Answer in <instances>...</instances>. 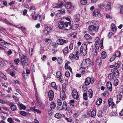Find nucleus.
Returning <instances> with one entry per match:
<instances>
[{"mask_svg":"<svg viewBox=\"0 0 123 123\" xmlns=\"http://www.w3.org/2000/svg\"><path fill=\"white\" fill-rule=\"evenodd\" d=\"M19 57L21 59V62L23 67L26 68L28 65V59L27 56L24 55H19Z\"/></svg>","mask_w":123,"mask_h":123,"instance_id":"obj_1","label":"nucleus"},{"mask_svg":"<svg viewBox=\"0 0 123 123\" xmlns=\"http://www.w3.org/2000/svg\"><path fill=\"white\" fill-rule=\"evenodd\" d=\"M80 50L81 55L83 56H85L87 52V47L86 44H82L80 48Z\"/></svg>","mask_w":123,"mask_h":123,"instance_id":"obj_2","label":"nucleus"},{"mask_svg":"<svg viewBox=\"0 0 123 123\" xmlns=\"http://www.w3.org/2000/svg\"><path fill=\"white\" fill-rule=\"evenodd\" d=\"M91 64V61L90 59L89 58H87L83 61L81 64L82 66H84L86 67L87 65L90 66V64Z\"/></svg>","mask_w":123,"mask_h":123,"instance_id":"obj_3","label":"nucleus"},{"mask_svg":"<svg viewBox=\"0 0 123 123\" xmlns=\"http://www.w3.org/2000/svg\"><path fill=\"white\" fill-rule=\"evenodd\" d=\"M68 21H69L68 22H65L64 23L65 25V28L66 30H69L71 28V25H70V19L68 18H65Z\"/></svg>","mask_w":123,"mask_h":123,"instance_id":"obj_4","label":"nucleus"},{"mask_svg":"<svg viewBox=\"0 0 123 123\" xmlns=\"http://www.w3.org/2000/svg\"><path fill=\"white\" fill-rule=\"evenodd\" d=\"M94 82V80H91V78L89 77H87L85 79V84L86 85H88L90 83L92 84Z\"/></svg>","mask_w":123,"mask_h":123,"instance_id":"obj_5","label":"nucleus"},{"mask_svg":"<svg viewBox=\"0 0 123 123\" xmlns=\"http://www.w3.org/2000/svg\"><path fill=\"white\" fill-rule=\"evenodd\" d=\"M111 72L116 78H117L119 76V73L118 70L115 69H112Z\"/></svg>","mask_w":123,"mask_h":123,"instance_id":"obj_6","label":"nucleus"},{"mask_svg":"<svg viewBox=\"0 0 123 123\" xmlns=\"http://www.w3.org/2000/svg\"><path fill=\"white\" fill-rule=\"evenodd\" d=\"M49 99V100H52L54 98V94L53 91L50 90L49 91L48 94Z\"/></svg>","mask_w":123,"mask_h":123,"instance_id":"obj_7","label":"nucleus"},{"mask_svg":"<svg viewBox=\"0 0 123 123\" xmlns=\"http://www.w3.org/2000/svg\"><path fill=\"white\" fill-rule=\"evenodd\" d=\"M98 30L97 28L96 29V27L94 26L91 25L88 28V31L90 32L94 31H96Z\"/></svg>","mask_w":123,"mask_h":123,"instance_id":"obj_8","label":"nucleus"},{"mask_svg":"<svg viewBox=\"0 0 123 123\" xmlns=\"http://www.w3.org/2000/svg\"><path fill=\"white\" fill-rule=\"evenodd\" d=\"M67 42L66 40L62 39H59L57 41V44L60 45L63 44L65 43H66Z\"/></svg>","mask_w":123,"mask_h":123,"instance_id":"obj_9","label":"nucleus"},{"mask_svg":"<svg viewBox=\"0 0 123 123\" xmlns=\"http://www.w3.org/2000/svg\"><path fill=\"white\" fill-rule=\"evenodd\" d=\"M107 88L108 90L110 91H112V84L110 82H108L107 83Z\"/></svg>","mask_w":123,"mask_h":123,"instance_id":"obj_10","label":"nucleus"},{"mask_svg":"<svg viewBox=\"0 0 123 123\" xmlns=\"http://www.w3.org/2000/svg\"><path fill=\"white\" fill-rule=\"evenodd\" d=\"M9 105L12 111H14L17 109L16 106L13 103L9 104Z\"/></svg>","mask_w":123,"mask_h":123,"instance_id":"obj_11","label":"nucleus"},{"mask_svg":"<svg viewBox=\"0 0 123 123\" xmlns=\"http://www.w3.org/2000/svg\"><path fill=\"white\" fill-rule=\"evenodd\" d=\"M120 62L118 61L117 63H115L113 65H112V67L114 69L118 68L120 67Z\"/></svg>","mask_w":123,"mask_h":123,"instance_id":"obj_12","label":"nucleus"},{"mask_svg":"<svg viewBox=\"0 0 123 123\" xmlns=\"http://www.w3.org/2000/svg\"><path fill=\"white\" fill-rule=\"evenodd\" d=\"M58 26L59 28L60 29H62L65 26L64 23V22L62 21H60L58 23Z\"/></svg>","mask_w":123,"mask_h":123,"instance_id":"obj_13","label":"nucleus"},{"mask_svg":"<svg viewBox=\"0 0 123 123\" xmlns=\"http://www.w3.org/2000/svg\"><path fill=\"white\" fill-rule=\"evenodd\" d=\"M65 92L62 91L60 93V97L62 100H64L65 98L66 95Z\"/></svg>","mask_w":123,"mask_h":123,"instance_id":"obj_14","label":"nucleus"},{"mask_svg":"<svg viewBox=\"0 0 123 123\" xmlns=\"http://www.w3.org/2000/svg\"><path fill=\"white\" fill-rule=\"evenodd\" d=\"M72 94L74 99H77V91L76 90H74L73 91Z\"/></svg>","mask_w":123,"mask_h":123,"instance_id":"obj_15","label":"nucleus"},{"mask_svg":"<svg viewBox=\"0 0 123 123\" xmlns=\"http://www.w3.org/2000/svg\"><path fill=\"white\" fill-rule=\"evenodd\" d=\"M86 67L84 66H81L79 69V71L81 74H84L85 73V69Z\"/></svg>","mask_w":123,"mask_h":123,"instance_id":"obj_16","label":"nucleus"},{"mask_svg":"<svg viewBox=\"0 0 123 123\" xmlns=\"http://www.w3.org/2000/svg\"><path fill=\"white\" fill-rule=\"evenodd\" d=\"M68 109V106L66 102L64 101L63 102L62 104V110H64L66 111Z\"/></svg>","mask_w":123,"mask_h":123,"instance_id":"obj_17","label":"nucleus"},{"mask_svg":"<svg viewBox=\"0 0 123 123\" xmlns=\"http://www.w3.org/2000/svg\"><path fill=\"white\" fill-rule=\"evenodd\" d=\"M76 57H77V52H76V53L75 55L74 54H70L69 55V58L71 60H73V59H75L76 60Z\"/></svg>","mask_w":123,"mask_h":123,"instance_id":"obj_18","label":"nucleus"},{"mask_svg":"<svg viewBox=\"0 0 123 123\" xmlns=\"http://www.w3.org/2000/svg\"><path fill=\"white\" fill-rule=\"evenodd\" d=\"M72 4L70 2H67L65 5V7L68 9L71 8L72 6Z\"/></svg>","mask_w":123,"mask_h":123,"instance_id":"obj_19","label":"nucleus"},{"mask_svg":"<svg viewBox=\"0 0 123 123\" xmlns=\"http://www.w3.org/2000/svg\"><path fill=\"white\" fill-rule=\"evenodd\" d=\"M88 97L90 98H92L93 94V92L91 89L89 90L88 92Z\"/></svg>","mask_w":123,"mask_h":123,"instance_id":"obj_20","label":"nucleus"},{"mask_svg":"<svg viewBox=\"0 0 123 123\" xmlns=\"http://www.w3.org/2000/svg\"><path fill=\"white\" fill-rule=\"evenodd\" d=\"M35 92L36 100L38 103L39 104L40 103H41V102H40L39 100V98L38 96V95L37 94V90L35 88Z\"/></svg>","mask_w":123,"mask_h":123,"instance_id":"obj_21","label":"nucleus"},{"mask_svg":"<svg viewBox=\"0 0 123 123\" xmlns=\"http://www.w3.org/2000/svg\"><path fill=\"white\" fill-rule=\"evenodd\" d=\"M100 13L99 10H95L93 12V16H96L98 15H100Z\"/></svg>","mask_w":123,"mask_h":123,"instance_id":"obj_22","label":"nucleus"},{"mask_svg":"<svg viewBox=\"0 0 123 123\" xmlns=\"http://www.w3.org/2000/svg\"><path fill=\"white\" fill-rule=\"evenodd\" d=\"M18 106L20 109H22L25 110L26 108V106L22 104H19L18 105Z\"/></svg>","mask_w":123,"mask_h":123,"instance_id":"obj_23","label":"nucleus"},{"mask_svg":"<svg viewBox=\"0 0 123 123\" xmlns=\"http://www.w3.org/2000/svg\"><path fill=\"white\" fill-rule=\"evenodd\" d=\"M97 63L98 65H101V63L102 62V60L101 58L100 57H98L97 59Z\"/></svg>","mask_w":123,"mask_h":123,"instance_id":"obj_24","label":"nucleus"},{"mask_svg":"<svg viewBox=\"0 0 123 123\" xmlns=\"http://www.w3.org/2000/svg\"><path fill=\"white\" fill-rule=\"evenodd\" d=\"M65 69H69L71 73L72 72V68L68 66L67 63H66L65 64Z\"/></svg>","mask_w":123,"mask_h":123,"instance_id":"obj_25","label":"nucleus"},{"mask_svg":"<svg viewBox=\"0 0 123 123\" xmlns=\"http://www.w3.org/2000/svg\"><path fill=\"white\" fill-rule=\"evenodd\" d=\"M62 117V115L60 114L59 113H56L55 115V117L58 119H59L61 118Z\"/></svg>","mask_w":123,"mask_h":123,"instance_id":"obj_26","label":"nucleus"},{"mask_svg":"<svg viewBox=\"0 0 123 123\" xmlns=\"http://www.w3.org/2000/svg\"><path fill=\"white\" fill-rule=\"evenodd\" d=\"M101 56L103 59H104L107 56L105 52V51L102 52L101 53Z\"/></svg>","mask_w":123,"mask_h":123,"instance_id":"obj_27","label":"nucleus"},{"mask_svg":"<svg viewBox=\"0 0 123 123\" xmlns=\"http://www.w3.org/2000/svg\"><path fill=\"white\" fill-rule=\"evenodd\" d=\"M51 86L52 87L55 89L56 90H57V87L55 82H52L51 84Z\"/></svg>","mask_w":123,"mask_h":123,"instance_id":"obj_28","label":"nucleus"},{"mask_svg":"<svg viewBox=\"0 0 123 123\" xmlns=\"http://www.w3.org/2000/svg\"><path fill=\"white\" fill-rule=\"evenodd\" d=\"M96 112L95 110H93L91 113V117H94L96 116Z\"/></svg>","mask_w":123,"mask_h":123,"instance_id":"obj_29","label":"nucleus"},{"mask_svg":"<svg viewBox=\"0 0 123 123\" xmlns=\"http://www.w3.org/2000/svg\"><path fill=\"white\" fill-rule=\"evenodd\" d=\"M84 37L87 40H91L92 39L90 36L88 34H86L84 36Z\"/></svg>","mask_w":123,"mask_h":123,"instance_id":"obj_30","label":"nucleus"},{"mask_svg":"<svg viewBox=\"0 0 123 123\" xmlns=\"http://www.w3.org/2000/svg\"><path fill=\"white\" fill-rule=\"evenodd\" d=\"M56 106L55 103L54 102L51 103L50 105V108L52 109H54Z\"/></svg>","mask_w":123,"mask_h":123,"instance_id":"obj_31","label":"nucleus"},{"mask_svg":"<svg viewBox=\"0 0 123 123\" xmlns=\"http://www.w3.org/2000/svg\"><path fill=\"white\" fill-rule=\"evenodd\" d=\"M112 73H110L109 74L108 78L110 80H113L114 79V76Z\"/></svg>","mask_w":123,"mask_h":123,"instance_id":"obj_32","label":"nucleus"},{"mask_svg":"<svg viewBox=\"0 0 123 123\" xmlns=\"http://www.w3.org/2000/svg\"><path fill=\"white\" fill-rule=\"evenodd\" d=\"M56 75L57 78L60 79L62 76L61 73L59 71H58L56 73Z\"/></svg>","mask_w":123,"mask_h":123,"instance_id":"obj_33","label":"nucleus"},{"mask_svg":"<svg viewBox=\"0 0 123 123\" xmlns=\"http://www.w3.org/2000/svg\"><path fill=\"white\" fill-rule=\"evenodd\" d=\"M63 5L62 3V2H60L59 4H57L56 6H55L54 7V8H58L60 7L61 6Z\"/></svg>","mask_w":123,"mask_h":123,"instance_id":"obj_34","label":"nucleus"},{"mask_svg":"<svg viewBox=\"0 0 123 123\" xmlns=\"http://www.w3.org/2000/svg\"><path fill=\"white\" fill-rule=\"evenodd\" d=\"M102 101V99L101 98H99V99L98 100L96 103V105H100Z\"/></svg>","mask_w":123,"mask_h":123,"instance_id":"obj_35","label":"nucleus"},{"mask_svg":"<svg viewBox=\"0 0 123 123\" xmlns=\"http://www.w3.org/2000/svg\"><path fill=\"white\" fill-rule=\"evenodd\" d=\"M111 2H108L106 6V9L108 10H110L111 8Z\"/></svg>","mask_w":123,"mask_h":123,"instance_id":"obj_36","label":"nucleus"},{"mask_svg":"<svg viewBox=\"0 0 123 123\" xmlns=\"http://www.w3.org/2000/svg\"><path fill=\"white\" fill-rule=\"evenodd\" d=\"M113 102V99L111 98H109L108 100V102L109 105V107H110L111 105V104Z\"/></svg>","mask_w":123,"mask_h":123,"instance_id":"obj_37","label":"nucleus"},{"mask_svg":"<svg viewBox=\"0 0 123 123\" xmlns=\"http://www.w3.org/2000/svg\"><path fill=\"white\" fill-rule=\"evenodd\" d=\"M31 109L32 110H33L34 111L36 112L39 113L41 114V111L39 110H37L33 107H32L31 108Z\"/></svg>","mask_w":123,"mask_h":123,"instance_id":"obj_38","label":"nucleus"},{"mask_svg":"<svg viewBox=\"0 0 123 123\" xmlns=\"http://www.w3.org/2000/svg\"><path fill=\"white\" fill-rule=\"evenodd\" d=\"M121 53L119 51H118L116 52L115 55L116 57H119L121 56Z\"/></svg>","mask_w":123,"mask_h":123,"instance_id":"obj_39","label":"nucleus"},{"mask_svg":"<svg viewBox=\"0 0 123 123\" xmlns=\"http://www.w3.org/2000/svg\"><path fill=\"white\" fill-rule=\"evenodd\" d=\"M118 80L117 79H115L114 81V86H116L118 84Z\"/></svg>","mask_w":123,"mask_h":123,"instance_id":"obj_40","label":"nucleus"},{"mask_svg":"<svg viewBox=\"0 0 123 123\" xmlns=\"http://www.w3.org/2000/svg\"><path fill=\"white\" fill-rule=\"evenodd\" d=\"M80 2L81 4L83 5H86L87 3L86 0H81Z\"/></svg>","mask_w":123,"mask_h":123,"instance_id":"obj_41","label":"nucleus"},{"mask_svg":"<svg viewBox=\"0 0 123 123\" xmlns=\"http://www.w3.org/2000/svg\"><path fill=\"white\" fill-rule=\"evenodd\" d=\"M0 76L5 80H6V77L3 73H0Z\"/></svg>","mask_w":123,"mask_h":123,"instance_id":"obj_42","label":"nucleus"},{"mask_svg":"<svg viewBox=\"0 0 123 123\" xmlns=\"http://www.w3.org/2000/svg\"><path fill=\"white\" fill-rule=\"evenodd\" d=\"M95 46L97 50H98L99 48V44L98 42H96L95 44Z\"/></svg>","mask_w":123,"mask_h":123,"instance_id":"obj_43","label":"nucleus"},{"mask_svg":"<svg viewBox=\"0 0 123 123\" xmlns=\"http://www.w3.org/2000/svg\"><path fill=\"white\" fill-rule=\"evenodd\" d=\"M68 48L66 47L64 49L63 53L64 54L66 55L68 53Z\"/></svg>","mask_w":123,"mask_h":123,"instance_id":"obj_44","label":"nucleus"},{"mask_svg":"<svg viewBox=\"0 0 123 123\" xmlns=\"http://www.w3.org/2000/svg\"><path fill=\"white\" fill-rule=\"evenodd\" d=\"M112 30L113 31H115L116 30V27H115V25L113 24H112Z\"/></svg>","mask_w":123,"mask_h":123,"instance_id":"obj_45","label":"nucleus"},{"mask_svg":"<svg viewBox=\"0 0 123 123\" xmlns=\"http://www.w3.org/2000/svg\"><path fill=\"white\" fill-rule=\"evenodd\" d=\"M84 98L85 100H86L87 99V93L86 92L84 93L83 95Z\"/></svg>","mask_w":123,"mask_h":123,"instance_id":"obj_46","label":"nucleus"},{"mask_svg":"<svg viewBox=\"0 0 123 123\" xmlns=\"http://www.w3.org/2000/svg\"><path fill=\"white\" fill-rule=\"evenodd\" d=\"M71 29L73 30H76L77 29V27L76 26V25H73L72 26H71V28L70 29Z\"/></svg>","mask_w":123,"mask_h":123,"instance_id":"obj_47","label":"nucleus"},{"mask_svg":"<svg viewBox=\"0 0 123 123\" xmlns=\"http://www.w3.org/2000/svg\"><path fill=\"white\" fill-rule=\"evenodd\" d=\"M102 110H100L98 112V117H102Z\"/></svg>","mask_w":123,"mask_h":123,"instance_id":"obj_48","label":"nucleus"},{"mask_svg":"<svg viewBox=\"0 0 123 123\" xmlns=\"http://www.w3.org/2000/svg\"><path fill=\"white\" fill-rule=\"evenodd\" d=\"M116 57L115 55H113L111 58L110 59V61L111 62H112L114 60Z\"/></svg>","mask_w":123,"mask_h":123,"instance_id":"obj_49","label":"nucleus"},{"mask_svg":"<svg viewBox=\"0 0 123 123\" xmlns=\"http://www.w3.org/2000/svg\"><path fill=\"white\" fill-rule=\"evenodd\" d=\"M63 116L65 118V119L68 122H70L72 121V120L70 118H67L66 117L64 114H63Z\"/></svg>","mask_w":123,"mask_h":123,"instance_id":"obj_50","label":"nucleus"},{"mask_svg":"<svg viewBox=\"0 0 123 123\" xmlns=\"http://www.w3.org/2000/svg\"><path fill=\"white\" fill-rule=\"evenodd\" d=\"M74 100H71L70 101L68 104H69L70 106H72L73 104H74Z\"/></svg>","mask_w":123,"mask_h":123,"instance_id":"obj_51","label":"nucleus"},{"mask_svg":"<svg viewBox=\"0 0 123 123\" xmlns=\"http://www.w3.org/2000/svg\"><path fill=\"white\" fill-rule=\"evenodd\" d=\"M32 18H33L34 20H36L37 19L38 16L37 14L36 15H33L32 16Z\"/></svg>","mask_w":123,"mask_h":123,"instance_id":"obj_52","label":"nucleus"},{"mask_svg":"<svg viewBox=\"0 0 123 123\" xmlns=\"http://www.w3.org/2000/svg\"><path fill=\"white\" fill-rule=\"evenodd\" d=\"M65 75L67 77H69L70 76V74L69 71H67L65 73Z\"/></svg>","mask_w":123,"mask_h":123,"instance_id":"obj_53","label":"nucleus"},{"mask_svg":"<svg viewBox=\"0 0 123 123\" xmlns=\"http://www.w3.org/2000/svg\"><path fill=\"white\" fill-rule=\"evenodd\" d=\"M20 114L24 116H25L26 115V112L23 111H21L20 112Z\"/></svg>","mask_w":123,"mask_h":123,"instance_id":"obj_54","label":"nucleus"},{"mask_svg":"<svg viewBox=\"0 0 123 123\" xmlns=\"http://www.w3.org/2000/svg\"><path fill=\"white\" fill-rule=\"evenodd\" d=\"M65 84H63L62 85V91H65Z\"/></svg>","mask_w":123,"mask_h":123,"instance_id":"obj_55","label":"nucleus"},{"mask_svg":"<svg viewBox=\"0 0 123 123\" xmlns=\"http://www.w3.org/2000/svg\"><path fill=\"white\" fill-rule=\"evenodd\" d=\"M57 61L59 64H60L62 63V60L61 58H58Z\"/></svg>","mask_w":123,"mask_h":123,"instance_id":"obj_56","label":"nucleus"},{"mask_svg":"<svg viewBox=\"0 0 123 123\" xmlns=\"http://www.w3.org/2000/svg\"><path fill=\"white\" fill-rule=\"evenodd\" d=\"M57 104L58 105L60 106L62 104V101L61 99H58L57 100Z\"/></svg>","mask_w":123,"mask_h":123,"instance_id":"obj_57","label":"nucleus"},{"mask_svg":"<svg viewBox=\"0 0 123 123\" xmlns=\"http://www.w3.org/2000/svg\"><path fill=\"white\" fill-rule=\"evenodd\" d=\"M45 29L49 33L50 32V31L52 29L51 28L48 27H46L45 28Z\"/></svg>","mask_w":123,"mask_h":123,"instance_id":"obj_58","label":"nucleus"},{"mask_svg":"<svg viewBox=\"0 0 123 123\" xmlns=\"http://www.w3.org/2000/svg\"><path fill=\"white\" fill-rule=\"evenodd\" d=\"M8 84L7 83H4L2 84V86L4 87L5 88H7V86H8Z\"/></svg>","mask_w":123,"mask_h":123,"instance_id":"obj_59","label":"nucleus"},{"mask_svg":"<svg viewBox=\"0 0 123 123\" xmlns=\"http://www.w3.org/2000/svg\"><path fill=\"white\" fill-rule=\"evenodd\" d=\"M0 103L3 104H5L7 103V102L5 100H3L2 99H0Z\"/></svg>","mask_w":123,"mask_h":123,"instance_id":"obj_60","label":"nucleus"},{"mask_svg":"<svg viewBox=\"0 0 123 123\" xmlns=\"http://www.w3.org/2000/svg\"><path fill=\"white\" fill-rule=\"evenodd\" d=\"M18 28L19 29H21L22 31L23 30L25 31H26V29L24 26H22L20 27H18Z\"/></svg>","mask_w":123,"mask_h":123,"instance_id":"obj_61","label":"nucleus"},{"mask_svg":"<svg viewBox=\"0 0 123 123\" xmlns=\"http://www.w3.org/2000/svg\"><path fill=\"white\" fill-rule=\"evenodd\" d=\"M90 116V113L89 112H87V114H85L84 115V117L85 118H88Z\"/></svg>","mask_w":123,"mask_h":123,"instance_id":"obj_62","label":"nucleus"},{"mask_svg":"<svg viewBox=\"0 0 123 123\" xmlns=\"http://www.w3.org/2000/svg\"><path fill=\"white\" fill-rule=\"evenodd\" d=\"M14 62L17 65H18V63L19 62L20 60L19 59H15L14 60Z\"/></svg>","mask_w":123,"mask_h":123,"instance_id":"obj_63","label":"nucleus"},{"mask_svg":"<svg viewBox=\"0 0 123 123\" xmlns=\"http://www.w3.org/2000/svg\"><path fill=\"white\" fill-rule=\"evenodd\" d=\"M122 96V95L121 94H119L117 95V98H119L121 99Z\"/></svg>","mask_w":123,"mask_h":123,"instance_id":"obj_64","label":"nucleus"}]
</instances>
